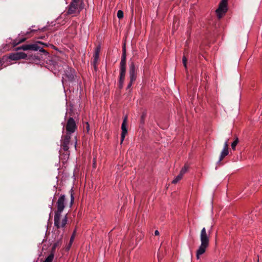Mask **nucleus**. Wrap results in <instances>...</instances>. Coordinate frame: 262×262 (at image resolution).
<instances>
[{"label":"nucleus","instance_id":"nucleus-1","mask_svg":"<svg viewBox=\"0 0 262 262\" xmlns=\"http://www.w3.org/2000/svg\"><path fill=\"white\" fill-rule=\"evenodd\" d=\"M126 41H124L122 46V53L121 55V61L119 66V77L118 80V88L121 90L123 87L124 81L126 74Z\"/></svg>","mask_w":262,"mask_h":262},{"label":"nucleus","instance_id":"nucleus-2","mask_svg":"<svg viewBox=\"0 0 262 262\" xmlns=\"http://www.w3.org/2000/svg\"><path fill=\"white\" fill-rule=\"evenodd\" d=\"M66 205V199L64 194H60L56 204L57 209L55 211L54 226L59 228V220L61 217L62 212L63 211Z\"/></svg>","mask_w":262,"mask_h":262},{"label":"nucleus","instance_id":"nucleus-3","mask_svg":"<svg viewBox=\"0 0 262 262\" xmlns=\"http://www.w3.org/2000/svg\"><path fill=\"white\" fill-rule=\"evenodd\" d=\"M56 58H57L56 56L53 57L50 55V53L49 57L48 56H45L43 53H40L39 55H38V53H37V55H33L32 54L28 55L27 54L26 59L31 61L32 62H40V61H43L48 64L52 65L54 67H56V66L57 65V62L55 59Z\"/></svg>","mask_w":262,"mask_h":262},{"label":"nucleus","instance_id":"nucleus-4","mask_svg":"<svg viewBox=\"0 0 262 262\" xmlns=\"http://www.w3.org/2000/svg\"><path fill=\"white\" fill-rule=\"evenodd\" d=\"M200 237L201 244L196 252V257L198 259L200 258V255L205 252L206 248L209 246V238L205 228L201 230Z\"/></svg>","mask_w":262,"mask_h":262},{"label":"nucleus","instance_id":"nucleus-5","mask_svg":"<svg viewBox=\"0 0 262 262\" xmlns=\"http://www.w3.org/2000/svg\"><path fill=\"white\" fill-rule=\"evenodd\" d=\"M77 78L75 74V70L72 68L68 67V69L64 71L63 77H62V82L63 83H68L70 85V83L74 82Z\"/></svg>","mask_w":262,"mask_h":262},{"label":"nucleus","instance_id":"nucleus-6","mask_svg":"<svg viewBox=\"0 0 262 262\" xmlns=\"http://www.w3.org/2000/svg\"><path fill=\"white\" fill-rule=\"evenodd\" d=\"M129 82L126 86V90L129 89L131 88L133 83L136 80L137 78L136 67L135 63L134 61L131 62L129 65Z\"/></svg>","mask_w":262,"mask_h":262},{"label":"nucleus","instance_id":"nucleus-7","mask_svg":"<svg viewBox=\"0 0 262 262\" xmlns=\"http://www.w3.org/2000/svg\"><path fill=\"white\" fill-rule=\"evenodd\" d=\"M228 0H221L218 8L215 10L216 16L219 19L222 18L228 10Z\"/></svg>","mask_w":262,"mask_h":262},{"label":"nucleus","instance_id":"nucleus-8","mask_svg":"<svg viewBox=\"0 0 262 262\" xmlns=\"http://www.w3.org/2000/svg\"><path fill=\"white\" fill-rule=\"evenodd\" d=\"M77 128V126L75 120L73 117H70L67 120L66 125V133L72 134L76 131Z\"/></svg>","mask_w":262,"mask_h":262},{"label":"nucleus","instance_id":"nucleus-9","mask_svg":"<svg viewBox=\"0 0 262 262\" xmlns=\"http://www.w3.org/2000/svg\"><path fill=\"white\" fill-rule=\"evenodd\" d=\"M28 50L39 51L40 53H43L45 56L49 57V53L42 47L39 46L38 43H37L36 42L35 43L28 44Z\"/></svg>","mask_w":262,"mask_h":262},{"label":"nucleus","instance_id":"nucleus-10","mask_svg":"<svg viewBox=\"0 0 262 262\" xmlns=\"http://www.w3.org/2000/svg\"><path fill=\"white\" fill-rule=\"evenodd\" d=\"M80 0H72L68 6L67 14L68 15L75 14L77 10L78 11V4Z\"/></svg>","mask_w":262,"mask_h":262},{"label":"nucleus","instance_id":"nucleus-11","mask_svg":"<svg viewBox=\"0 0 262 262\" xmlns=\"http://www.w3.org/2000/svg\"><path fill=\"white\" fill-rule=\"evenodd\" d=\"M127 116H125L123 120V122L121 124V138H120V142L121 144L122 143L123 141L124 140L125 135L127 133Z\"/></svg>","mask_w":262,"mask_h":262},{"label":"nucleus","instance_id":"nucleus-12","mask_svg":"<svg viewBox=\"0 0 262 262\" xmlns=\"http://www.w3.org/2000/svg\"><path fill=\"white\" fill-rule=\"evenodd\" d=\"M62 138L63 140L61 143L62 148L64 151H69V145L70 143L71 134H68L67 133H66V134L64 136H62Z\"/></svg>","mask_w":262,"mask_h":262},{"label":"nucleus","instance_id":"nucleus-13","mask_svg":"<svg viewBox=\"0 0 262 262\" xmlns=\"http://www.w3.org/2000/svg\"><path fill=\"white\" fill-rule=\"evenodd\" d=\"M101 46L99 44L95 49L94 54L93 55V60L92 62V65H97L99 59V54L101 51Z\"/></svg>","mask_w":262,"mask_h":262},{"label":"nucleus","instance_id":"nucleus-14","mask_svg":"<svg viewBox=\"0 0 262 262\" xmlns=\"http://www.w3.org/2000/svg\"><path fill=\"white\" fill-rule=\"evenodd\" d=\"M11 60H18L21 59H26L27 54L24 52H15L10 54Z\"/></svg>","mask_w":262,"mask_h":262},{"label":"nucleus","instance_id":"nucleus-15","mask_svg":"<svg viewBox=\"0 0 262 262\" xmlns=\"http://www.w3.org/2000/svg\"><path fill=\"white\" fill-rule=\"evenodd\" d=\"M10 55H4L2 58H0V62H1V67H6L11 64Z\"/></svg>","mask_w":262,"mask_h":262},{"label":"nucleus","instance_id":"nucleus-16","mask_svg":"<svg viewBox=\"0 0 262 262\" xmlns=\"http://www.w3.org/2000/svg\"><path fill=\"white\" fill-rule=\"evenodd\" d=\"M47 28H48V26H45V27H43V28H41V29H29V31H27L26 33H25V35H28L29 34H30L31 33H35V32H36L37 31H40V32H44V31H46L47 29Z\"/></svg>","mask_w":262,"mask_h":262},{"label":"nucleus","instance_id":"nucleus-17","mask_svg":"<svg viewBox=\"0 0 262 262\" xmlns=\"http://www.w3.org/2000/svg\"><path fill=\"white\" fill-rule=\"evenodd\" d=\"M146 116H147V112H146V111H143L142 113V114H141V118H140V127H143L144 126V124H145V118L146 117Z\"/></svg>","mask_w":262,"mask_h":262},{"label":"nucleus","instance_id":"nucleus-18","mask_svg":"<svg viewBox=\"0 0 262 262\" xmlns=\"http://www.w3.org/2000/svg\"><path fill=\"white\" fill-rule=\"evenodd\" d=\"M68 219V213H67L63 217L61 221V224H60V220H59V228L60 227L63 228L66 226V224H67Z\"/></svg>","mask_w":262,"mask_h":262},{"label":"nucleus","instance_id":"nucleus-19","mask_svg":"<svg viewBox=\"0 0 262 262\" xmlns=\"http://www.w3.org/2000/svg\"><path fill=\"white\" fill-rule=\"evenodd\" d=\"M229 154V149H223L220 157L219 162L222 161L224 158Z\"/></svg>","mask_w":262,"mask_h":262},{"label":"nucleus","instance_id":"nucleus-20","mask_svg":"<svg viewBox=\"0 0 262 262\" xmlns=\"http://www.w3.org/2000/svg\"><path fill=\"white\" fill-rule=\"evenodd\" d=\"M69 109L68 113L70 115V117H73V116L74 115V104L73 103H72L71 102H69Z\"/></svg>","mask_w":262,"mask_h":262},{"label":"nucleus","instance_id":"nucleus-21","mask_svg":"<svg viewBox=\"0 0 262 262\" xmlns=\"http://www.w3.org/2000/svg\"><path fill=\"white\" fill-rule=\"evenodd\" d=\"M26 37H23L21 38H16L14 39L13 41V45L14 47H15L16 46L18 45V44L22 43L24 42L26 40Z\"/></svg>","mask_w":262,"mask_h":262},{"label":"nucleus","instance_id":"nucleus-22","mask_svg":"<svg viewBox=\"0 0 262 262\" xmlns=\"http://www.w3.org/2000/svg\"><path fill=\"white\" fill-rule=\"evenodd\" d=\"M188 169L189 165L187 164H185L184 166L182 168L181 170H180V173L184 176V174L188 171Z\"/></svg>","mask_w":262,"mask_h":262},{"label":"nucleus","instance_id":"nucleus-23","mask_svg":"<svg viewBox=\"0 0 262 262\" xmlns=\"http://www.w3.org/2000/svg\"><path fill=\"white\" fill-rule=\"evenodd\" d=\"M183 176L180 173L172 181L171 183L173 184H177L179 181H180Z\"/></svg>","mask_w":262,"mask_h":262},{"label":"nucleus","instance_id":"nucleus-24","mask_svg":"<svg viewBox=\"0 0 262 262\" xmlns=\"http://www.w3.org/2000/svg\"><path fill=\"white\" fill-rule=\"evenodd\" d=\"M70 206H72V205L74 203V190L73 189V188L71 189L70 190Z\"/></svg>","mask_w":262,"mask_h":262},{"label":"nucleus","instance_id":"nucleus-25","mask_svg":"<svg viewBox=\"0 0 262 262\" xmlns=\"http://www.w3.org/2000/svg\"><path fill=\"white\" fill-rule=\"evenodd\" d=\"M239 142L238 138L237 136L235 137L234 141L231 143V147L233 150H235L236 146Z\"/></svg>","mask_w":262,"mask_h":262},{"label":"nucleus","instance_id":"nucleus-26","mask_svg":"<svg viewBox=\"0 0 262 262\" xmlns=\"http://www.w3.org/2000/svg\"><path fill=\"white\" fill-rule=\"evenodd\" d=\"M54 256L53 254H50L46 258L43 262H52Z\"/></svg>","mask_w":262,"mask_h":262},{"label":"nucleus","instance_id":"nucleus-27","mask_svg":"<svg viewBox=\"0 0 262 262\" xmlns=\"http://www.w3.org/2000/svg\"><path fill=\"white\" fill-rule=\"evenodd\" d=\"M62 235H61V237L58 240H57L55 243H54L53 246L56 248L61 246L62 244Z\"/></svg>","mask_w":262,"mask_h":262},{"label":"nucleus","instance_id":"nucleus-28","mask_svg":"<svg viewBox=\"0 0 262 262\" xmlns=\"http://www.w3.org/2000/svg\"><path fill=\"white\" fill-rule=\"evenodd\" d=\"M79 3L80 4H78V13H79L80 11L84 8V6L83 0H80Z\"/></svg>","mask_w":262,"mask_h":262},{"label":"nucleus","instance_id":"nucleus-29","mask_svg":"<svg viewBox=\"0 0 262 262\" xmlns=\"http://www.w3.org/2000/svg\"><path fill=\"white\" fill-rule=\"evenodd\" d=\"M16 51H18L19 50H23L24 51L28 50V45H23L20 47H18L15 49Z\"/></svg>","mask_w":262,"mask_h":262},{"label":"nucleus","instance_id":"nucleus-30","mask_svg":"<svg viewBox=\"0 0 262 262\" xmlns=\"http://www.w3.org/2000/svg\"><path fill=\"white\" fill-rule=\"evenodd\" d=\"M182 61H183V64L185 69L187 70V58L185 55H183V56Z\"/></svg>","mask_w":262,"mask_h":262},{"label":"nucleus","instance_id":"nucleus-31","mask_svg":"<svg viewBox=\"0 0 262 262\" xmlns=\"http://www.w3.org/2000/svg\"><path fill=\"white\" fill-rule=\"evenodd\" d=\"M117 16L119 19L123 18L124 16L123 11L121 10H119L117 11Z\"/></svg>","mask_w":262,"mask_h":262},{"label":"nucleus","instance_id":"nucleus-32","mask_svg":"<svg viewBox=\"0 0 262 262\" xmlns=\"http://www.w3.org/2000/svg\"><path fill=\"white\" fill-rule=\"evenodd\" d=\"M36 43H38V44H40V45H41L43 47H49L50 46V45H49L50 43H45V42H43L40 41H37Z\"/></svg>","mask_w":262,"mask_h":262},{"label":"nucleus","instance_id":"nucleus-33","mask_svg":"<svg viewBox=\"0 0 262 262\" xmlns=\"http://www.w3.org/2000/svg\"><path fill=\"white\" fill-rule=\"evenodd\" d=\"M75 233H76V229L74 230V231H73V232L70 237V243H72L73 239L74 238L75 235Z\"/></svg>","mask_w":262,"mask_h":262},{"label":"nucleus","instance_id":"nucleus-34","mask_svg":"<svg viewBox=\"0 0 262 262\" xmlns=\"http://www.w3.org/2000/svg\"><path fill=\"white\" fill-rule=\"evenodd\" d=\"M56 248L53 245V247H52L51 250V252H50V254H53V255L54 256V255H55Z\"/></svg>","mask_w":262,"mask_h":262},{"label":"nucleus","instance_id":"nucleus-35","mask_svg":"<svg viewBox=\"0 0 262 262\" xmlns=\"http://www.w3.org/2000/svg\"><path fill=\"white\" fill-rule=\"evenodd\" d=\"M85 125H86L85 128H86V133H89V130H90V124L88 122H86Z\"/></svg>","mask_w":262,"mask_h":262},{"label":"nucleus","instance_id":"nucleus-36","mask_svg":"<svg viewBox=\"0 0 262 262\" xmlns=\"http://www.w3.org/2000/svg\"><path fill=\"white\" fill-rule=\"evenodd\" d=\"M50 46L49 47H51L53 49L56 50V51H59V49L57 47H56L55 46H54V45H52V44H50Z\"/></svg>","mask_w":262,"mask_h":262},{"label":"nucleus","instance_id":"nucleus-37","mask_svg":"<svg viewBox=\"0 0 262 262\" xmlns=\"http://www.w3.org/2000/svg\"><path fill=\"white\" fill-rule=\"evenodd\" d=\"M228 141H227L225 143V145H224V149H229V147H228Z\"/></svg>","mask_w":262,"mask_h":262},{"label":"nucleus","instance_id":"nucleus-38","mask_svg":"<svg viewBox=\"0 0 262 262\" xmlns=\"http://www.w3.org/2000/svg\"><path fill=\"white\" fill-rule=\"evenodd\" d=\"M56 195V193L55 194L54 197H53V200H52V205L51 206V209H53V207H52V205L53 204V203L54 202V201L56 200V197H55V195Z\"/></svg>","mask_w":262,"mask_h":262},{"label":"nucleus","instance_id":"nucleus-39","mask_svg":"<svg viewBox=\"0 0 262 262\" xmlns=\"http://www.w3.org/2000/svg\"><path fill=\"white\" fill-rule=\"evenodd\" d=\"M95 72H97L98 70L97 65H93Z\"/></svg>","mask_w":262,"mask_h":262},{"label":"nucleus","instance_id":"nucleus-40","mask_svg":"<svg viewBox=\"0 0 262 262\" xmlns=\"http://www.w3.org/2000/svg\"><path fill=\"white\" fill-rule=\"evenodd\" d=\"M155 235H159V232L158 230H155Z\"/></svg>","mask_w":262,"mask_h":262},{"label":"nucleus","instance_id":"nucleus-41","mask_svg":"<svg viewBox=\"0 0 262 262\" xmlns=\"http://www.w3.org/2000/svg\"><path fill=\"white\" fill-rule=\"evenodd\" d=\"M45 36H39L37 37L38 39H43L44 38H45Z\"/></svg>","mask_w":262,"mask_h":262},{"label":"nucleus","instance_id":"nucleus-42","mask_svg":"<svg viewBox=\"0 0 262 262\" xmlns=\"http://www.w3.org/2000/svg\"><path fill=\"white\" fill-rule=\"evenodd\" d=\"M71 244H72V243H69V245L67 247V249L69 250L70 248Z\"/></svg>","mask_w":262,"mask_h":262},{"label":"nucleus","instance_id":"nucleus-43","mask_svg":"<svg viewBox=\"0 0 262 262\" xmlns=\"http://www.w3.org/2000/svg\"><path fill=\"white\" fill-rule=\"evenodd\" d=\"M75 146L76 147V144H77V141L76 137H75Z\"/></svg>","mask_w":262,"mask_h":262},{"label":"nucleus","instance_id":"nucleus-44","mask_svg":"<svg viewBox=\"0 0 262 262\" xmlns=\"http://www.w3.org/2000/svg\"><path fill=\"white\" fill-rule=\"evenodd\" d=\"M95 162H96V161H95V159H94V163H93L94 165H95Z\"/></svg>","mask_w":262,"mask_h":262},{"label":"nucleus","instance_id":"nucleus-45","mask_svg":"<svg viewBox=\"0 0 262 262\" xmlns=\"http://www.w3.org/2000/svg\"><path fill=\"white\" fill-rule=\"evenodd\" d=\"M257 262H259V257H258V255H257Z\"/></svg>","mask_w":262,"mask_h":262},{"label":"nucleus","instance_id":"nucleus-46","mask_svg":"<svg viewBox=\"0 0 262 262\" xmlns=\"http://www.w3.org/2000/svg\"><path fill=\"white\" fill-rule=\"evenodd\" d=\"M3 67H1V62H0V69H2Z\"/></svg>","mask_w":262,"mask_h":262},{"label":"nucleus","instance_id":"nucleus-47","mask_svg":"<svg viewBox=\"0 0 262 262\" xmlns=\"http://www.w3.org/2000/svg\"><path fill=\"white\" fill-rule=\"evenodd\" d=\"M51 212L50 213V217H51Z\"/></svg>","mask_w":262,"mask_h":262}]
</instances>
